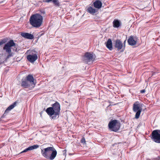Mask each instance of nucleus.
I'll list each match as a JSON object with an SVG mask.
<instances>
[{
	"instance_id": "4",
	"label": "nucleus",
	"mask_w": 160,
	"mask_h": 160,
	"mask_svg": "<svg viewBox=\"0 0 160 160\" xmlns=\"http://www.w3.org/2000/svg\"><path fill=\"white\" fill-rule=\"evenodd\" d=\"M17 46L18 45L16 44L12 40H9L7 43L5 44L3 48V49L9 54L7 56L6 59H8L10 57L12 56V54L11 53V47H14V50L17 52Z\"/></svg>"
},
{
	"instance_id": "2",
	"label": "nucleus",
	"mask_w": 160,
	"mask_h": 160,
	"mask_svg": "<svg viewBox=\"0 0 160 160\" xmlns=\"http://www.w3.org/2000/svg\"><path fill=\"white\" fill-rule=\"evenodd\" d=\"M43 17L38 13L32 15L29 19L30 24L34 28H39L42 25L43 22Z\"/></svg>"
},
{
	"instance_id": "18",
	"label": "nucleus",
	"mask_w": 160,
	"mask_h": 160,
	"mask_svg": "<svg viewBox=\"0 0 160 160\" xmlns=\"http://www.w3.org/2000/svg\"><path fill=\"white\" fill-rule=\"evenodd\" d=\"M87 12L93 15L98 11V9L93 8L91 6L89 7L87 9Z\"/></svg>"
},
{
	"instance_id": "3",
	"label": "nucleus",
	"mask_w": 160,
	"mask_h": 160,
	"mask_svg": "<svg viewBox=\"0 0 160 160\" xmlns=\"http://www.w3.org/2000/svg\"><path fill=\"white\" fill-rule=\"evenodd\" d=\"M41 152L44 157L51 160L54 159L57 154V151L53 147H48L42 149Z\"/></svg>"
},
{
	"instance_id": "28",
	"label": "nucleus",
	"mask_w": 160,
	"mask_h": 160,
	"mask_svg": "<svg viewBox=\"0 0 160 160\" xmlns=\"http://www.w3.org/2000/svg\"><path fill=\"white\" fill-rule=\"evenodd\" d=\"M41 12L42 14H45V12L44 11H41Z\"/></svg>"
},
{
	"instance_id": "26",
	"label": "nucleus",
	"mask_w": 160,
	"mask_h": 160,
	"mask_svg": "<svg viewBox=\"0 0 160 160\" xmlns=\"http://www.w3.org/2000/svg\"><path fill=\"white\" fill-rule=\"evenodd\" d=\"M145 90L144 89H143L140 92L141 93H144L145 92Z\"/></svg>"
},
{
	"instance_id": "27",
	"label": "nucleus",
	"mask_w": 160,
	"mask_h": 160,
	"mask_svg": "<svg viewBox=\"0 0 160 160\" xmlns=\"http://www.w3.org/2000/svg\"><path fill=\"white\" fill-rule=\"evenodd\" d=\"M154 160H160V157H158L157 158H154Z\"/></svg>"
},
{
	"instance_id": "20",
	"label": "nucleus",
	"mask_w": 160,
	"mask_h": 160,
	"mask_svg": "<svg viewBox=\"0 0 160 160\" xmlns=\"http://www.w3.org/2000/svg\"><path fill=\"white\" fill-rule=\"evenodd\" d=\"M43 2H44L47 3L52 2L53 4L56 6H59L60 5L58 0H43Z\"/></svg>"
},
{
	"instance_id": "21",
	"label": "nucleus",
	"mask_w": 160,
	"mask_h": 160,
	"mask_svg": "<svg viewBox=\"0 0 160 160\" xmlns=\"http://www.w3.org/2000/svg\"><path fill=\"white\" fill-rule=\"evenodd\" d=\"M106 46L109 50H112V42L111 39H108L106 43Z\"/></svg>"
},
{
	"instance_id": "17",
	"label": "nucleus",
	"mask_w": 160,
	"mask_h": 160,
	"mask_svg": "<svg viewBox=\"0 0 160 160\" xmlns=\"http://www.w3.org/2000/svg\"><path fill=\"white\" fill-rule=\"evenodd\" d=\"M94 7L96 8L99 9L100 8L102 5L101 2L98 0L95 1L93 3Z\"/></svg>"
},
{
	"instance_id": "5",
	"label": "nucleus",
	"mask_w": 160,
	"mask_h": 160,
	"mask_svg": "<svg viewBox=\"0 0 160 160\" xmlns=\"http://www.w3.org/2000/svg\"><path fill=\"white\" fill-rule=\"evenodd\" d=\"M108 126L110 131L117 132L119 129L120 124L117 120H112L109 122Z\"/></svg>"
},
{
	"instance_id": "25",
	"label": "nucleus",
	"mask_w": 160,
	"mask_h": 160,
	"mask_svg": "<svg viewBox=\"0 0 160 160\" xmlns=\"http://www.w3.org/2000/svg\"><path fill=\"white\" fill-rule=\"evenodd\" d=\"M6 42V41L5 39L2 40L1 41H0V46L5 43Z\"/></svg>"
},
{
	"instance_id": "23",
	"label": "nucleus",
	"mask_w": 160,
	"mask_h": 160,
	"mask_svg": "<svg viewBox=\"0 0 160 160\" xmlns=\"http://www.w3.org/2000/svg\"><path fill=\"white\" fill-rule=\"evenodd\" d=\"M86 141L84 137H82L81 140V142L82 143L86 144Z\"/></svg>"
},
{
	"instance_id": "12",
	"label": "nucleus",
	"mask_w": 160,
	"mask_h": 160,
	"mask_svg": "<svg viewBox=\"0 0 160 160\" xmlns=\"http://www.w3.org/2000/svg\"><path fill=\"white\" fill-rule=\"evenodd\" d=\"M26 80L33 85L32 87L33 88L36 83L34 82V79L33 76L32 75H28L26 77Z\"/></svg>"
},
{
	"instance_id": "24",
	"label": "nucleus",
	"mask_w": 160,
	"mask_h": 160,
	"mask_svg": "<svg viewBox=\"0 0 160 160\" xmlns=\"http://www.w3.org/2000/svg\"><path fill=\"white\" fill-rule=\"evenodd\" d=\"M84 62L88 64H90L93 62V61H84Z\"/></svg>"
},
{
	"instance_id": "13",
	"label": "nucleus",
	"mask_w": 160,
	"mask_h": 160,
	"mask_svg": "<svg viewBox=\"0 0 160 160\" xmlns=\"http://www.w3.org/2000/svg\"><path fill=\"white\" fill-rule=\"evenodd\" d=\"M112 24L114 28H118L121 26L122 23L119 20L115 19L112 22Z\"/></svg>"
},
{
	"instance_id": "11",
	"label": "nucleus",
	"mask_w": 160,
	"mask_h": 160,
	"mask_svg": "<svg viewBox=\"0 0 160 160\" xmlns=\"http://www.w3.org/2000/svg\"><path fill=\"white\" fill-rule=\"evenodd\" d=\"M21 35L25 38L29 39H32L34 38V37L33 35L25 32H21Z\"/></svg>"
},
{
	"instance_id": "16",
	"label": "nucleus",
	"mask_w": 160,
	"mask_h": 160,
	"mask_svg": "<svg viewBox=\"0 0 160 160\" xmlns=\"http://www.w3.org/2000/svg\"><path fill=\"white\" fill-rule=\"evenodd\" d=\"M137 41L134 39L133 36H131L128 40L129 45L133 46L136 45Z\"/></svg>"
},
{
	"instance_id": "19",
	"label": "nucleus",
	"mask_w": 160,
	"mask_h": 160,
	"mask_svg": "<svg viewBox=\"0 0 160 160\" xmlns=\"http://www.w3.org/2000/svg\"><path fill=\"white\" fill-rule=\"evenodd\" d=\"M17 103V102H15L9 106L5 111L4 114H5L6 113H8L9 111L13 109L16 106Z\"/></svg>"
},
{
	"instance_id": "22",
	"label": "nucleus",
	"mask_w": 160,
	"mask_h": 160,
	"mask_svg": "<svg viewBox=\"0 0 160 160\" xmlns=\"http://www.w3.org/2000/svg\"><path fill=\"white\" fill-rule=\"evenodd\" d=\"M10 61H3V62H0V65H2V64H4L5 66L8 65V62Z\"/></svg>"
},
{
	"instance_id": "10",
	"label": "nucleus",
	"mask_w": 160,
	"mask_h": 160,
	"mask_svg": "<svg viewBox=\"0 0 160 160\" xmlns=\"http://www.w3.org/2000/svg\"><path fill=\"white\" fill-rule=\"evenodd\" d=\"M84 56L88 60L94 59L95 57V54L92 52H86Z\"/></svg>"
},
{
	"instance_id": "29",
	"label": "nucleus",
	"mask_w": 160,
	"mask_h": 160,
	"mask_svg": "<svg viewBox=\"0 0 160 160\" xmlns=\"http://www.w3.org/2000/svg\"><path fill=\"white\" fill-rule=\"evenodd\" d=\"M30 61V62H31V63H34V62L35 61Z\"/></svg>"
},
{
	"instance_id": "6",
	"label": "nucleus",
	"mask_w": 160,
	"mask_h": 160,
	"mask_svg": "<svg viewBox=\"0 0 160 160\" xmlns=\"http://www.w3.org/2000/svg\"><path fill=\"white\" fill-rule=\"evenodd\" d=\"M142 110V107L140 106L139 102H135L133 105V110L134 112H136L135 118L138 119L139 118Z\"/></svg>"
},
{
	"instance_id": "15",
	"label": "nucleus",
	"mask_w": 160,
	"mask_h": 160,
	"mask_svg": "<svg viewBox=\"0 0 160 160\" xmlns=\"http://www.w3.org/2000/svg\"><path fill=\"white\" fill-rule=\"evenodd\" d=\"M29 82L26 79L23 80V79L22 80L21 84V86L24 88H28L31 86Z\"/></svg>"
},
{
	"instance_id": "30",
	"label": "nucleus",
	"mask_w": 160,
	"mask_h": 160,
	"mask_svg": "<svg viewBox=\"0 0 160 160\" xmlns=\"http://www.w3.org/2000/svg\"><path fill=\"white\" fill-rule=\"evenodd\" d=\"M126 39L124 41V45L125 44V42H126Z\"/></svg>"
},
{
	"instance_id": "8",
	"label": "nucleus",
	"mask_w": 160,
	"mask_h": 160,
	"mask_svg": "<svg viewBox=\"0 0 160 160\" xmlns=\"http://www.w3.org/2000/svg\"><path fill=\"white\" fill-rule=\"evenodd\" d=\"M37 52L35 51H31L30 54L27 56L28 60H36L38 59Z\"/></svg>"
},
{
	"instance_id": "7",
	"label": "nucleus",
	"mask_w": 160,
	"mask_h": 160,
	"mask_svg": "<svg viewBox=\"0 0 160 160\" xmlns=\"http://www.w3.org/2000/svg\"><path fill=\"white\" fill-rule=\"evenodd\" d=\"M151 139L155 142L160 143V130H156L152 133Z\"/></svg>"
},
{
	"instance_id": "1",
	"label": "nucleus",
	"mask_w": 160,
	"mask_h": 160,
	"mask_svg": "<svg viewBox=\"0 0 160 160\" xmlns=\"http://www.w3.org/2000/svg\"><path fill=\"white\" fill-rule=\"evenodd\" d=\"M60 105L57 102L52 105V107L48 108L46 112L47 114L51 117L52 119H56L59 117L60 114Z\"/></svg>"
},
{
	"instance_id": "9",
	"label": "nucleus",
	"mask_w": 160,
	"mask_h": 160,
	"mask_svg": "<svg viewBox=\"0 0 160 160\" xmlns=\"http://www.w3.org/2000/svg\"><path fill=\"white\" fill-rule=\"evenodd\" d=\"M114 46L117 49V50H119L122 48L123 47L125 48V46L124 45H123L122 42L119 39H117L115 41V44Z\"/></svg>"
},
{
	"instance_id": "14",
	"label": "nucleus",
	"mask_w": 160,
	"mask_h": 160,
	"mask_svg": "<svg viewBox=\"0 0 160 160\" xmlns=\"http://www.w3.org/2000/svg\"><path fill=\"white\" fill-rule=\"evenodd\" d=\"M39 147L38 145H34L31 146L29 147L26 148V149L22 151L21 153L26 152L28 151L32 150L34 149H36Z\"/></svg>"
}]
</instances>
